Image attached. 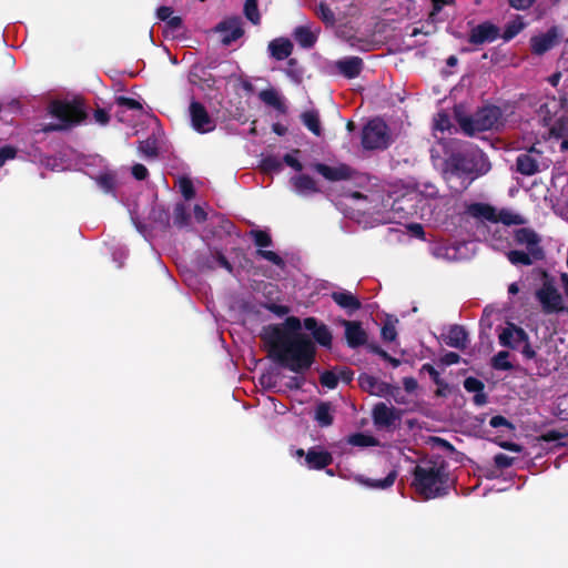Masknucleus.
<instances>
[{
    "instance_id": "53",
    "label": "nucleus",
    "mask_w": 568,
    "mask_h": 568,
    "mask_svg": "<svg viewBox=\"0 0 568 568\" xmlns=\"http://www.w3.org/2000/svg\"><path fill=\"white\" fill-rule=\"evenodd\" d=\"M338 378L333 372H324L321 375V383L327 388H335L337 386Z\"/></svg>"
},
{
    "instance_id": "30",
    "label": "nucleus",
    "mask_w": 568,
    "mask_h": 568,
    "mask_svg": "<svg viewBox=\"0 0 568 568\" xmlns=\"http://www.w3.org/2000/svg\"><path fill=\"white\" fill-rule=\"evenodd\" d=\"M467 214L479 221L494 222L496 216V209L485 203H473L467 206Z\"/></svg>"
},
{
    "instance_id": "47",
    "label": "nucleus",
    "mask_w": 568,
    "mask_h": 568,
    "mask_svg": "<svg viewBox=\"0 0 568 568\" xmlns=\"http://www.w3.org/2000/svg\"><path fill=\"white\" fill-rule=\"evenodd\" d=\"M262 168L267 172H278L282 169V162L275 156H266L262 161Z\"/></svg>"
},
{
    "instance_id": "57",
    "label": "nucleus",
    "mask_w": 568,
    "mask_h": 568,
    "mask_svg": "<svg viewBox=\"0 0 568 568\" xmlns=\"http://www.w3.org/2000/svg\"><path fill=\"white\" fill-rule=\"evenodd\" d=\"M494 462L497 467L499 468H507L513 465L514 458L505 455V454H497L494 457Z\"/></svg>"
},
{
    "instance_id": "44",
    "label": "nucleus",
    "mask_w": 568,
    "mask_h": 568,
    "mask_svg": "<svg viewBox=\"0 0 568 568\" xmlns=\"http://www.w3.org/2000/svg\"><path fill=\"white\" fill-rule=\"evenodd\" d=\"M244 13L246 18L254 24L260 23V13L256 0H246L244 4Z\"/></svg>"
},
{
    "instance_id": "45",
    "label": "nucleus",
    "mask_w": 568,
    "mask_h": 568,
    "mask_svg": "<svg viewBox=\"0 0 568 568\" xmlns=\"http://www.w3.org/2000/svg\"><path fill=\"white\" fill-rule=\"evenodd\" d=\"M139 150L143 156L153 159L158 152L156 141L154 139H146L140 143Z\"/></svg>"
},
{
    "instance_id": "63",
    "label": "nucleus",
    "mask_w": 568,
    "mask_h": 568,
    "mask_svg": "<svg viewBox=\"0 0 568 568\" xmlns=\"http://www.w3.org/2000/svg\"><path fill=\"white\" fill-rule=\"evenodd\" d=\"M409 233L415 237H423L424 230L420 224L413 223L407 226Z\"/></svg>"
},
{
    "instance_id": "48",
    "label": "nucleus",
    "mask_w": 568,
    "mask_h": 568,
    "mask_svg": "<svg viewBox=\"0 0 568 568\" xmlns=\"http://www.w3.org/2000/svg\"><path fill=\"white\" fill-rule=\"evenodd\" d=\"M179 189L182 193V195L186 199V200H190L193 197L194 195V189H193V184L192 182L189 180V179H185V178H181L179 180Z\"/></svg>"
},
{
    "instance_id": "20",
    "label": "nucleus",
    "mask_w": 568,
    "mask_h": 568,
    "mask_svg": "<svg viewBox=\"0 0 568 568\" xmlns=\"http://www.w3.org/2000/svg\"><path fill=\"white\" fill-rule=\"evenodd\" d=\"M315 170L328 181H342L351 178L352 171L347 165L338 164L329 166L326 164L317 163L314 165Z\"/></svg>"
},
{
    "instance_id": "27",
    "label": "nucleus",
    "mask_w": 568,
    "mask_h": 568,
    "mask_svg": "<svg viewBox=\"0 0 568 568\" xmlns=\"http://www.w3.org/2000/svg\"><path fill=\"white\" fill-rule=\"evenodd\" d=\"M444 342L450 347L463 349L467 346L468 335L462 326L455 325L444 335Z\"/></svg>"
},
{
    "instance_id": "39",
    "label": "nucleus",
    "mask_w": 568,
    "mask_h": 568,
    "mask_svg": "<svg viewBox=\"0 0 568 568\" xmlns=\"http://www.w3.org/2000/svg\"><path fill=\"white\" fill-rule=\"evenodd\" d=\"M507 256H508V260L510 261V263L515 264V265L516 264L530 265V264H532L534 261L537 260V258H532L528 251L527 252L510 251V252H508Z\"/></svg>"
},
{
    "instance_id": "40",
    "label": "nucleus",
    "mask_w": 568,
    "mask_h": 568,
    "mask_svg": "<svg viewBox=\"0 0 568 568\" xmlns=\"http://www.w3.org/2000/svg\"><path fill=\"white\" fill-rule=\"evenodd\" d=\"M396 323L397 320L388 316L382 327V337L386 342H393L396 339Z\"/></svg>"
},
{
    "instance_id": "26",
    "label": "nucleus",
    "mask_w": 568,
    "mask_h": 568,
    "mask_svg": "<svg viewBox=\"0 0 568 568\" xmlns=\"http://www.w3.org/2000/svg\"><path fill=\"white\" fill-rule=\"evenodd\" d=\"M336 68L344 77L348 79L356 78L363 68V62L358 57H347L336 62Z\"/></svg>"
},
{
    "instance_id": "36",
    "label": "nucleus",
    "mask_w": 568,
    "mask_h": 568,
    "mask_svg": "<svg viewBox=\"0 0 568 568\" xmlns=\"http://www.w3.org/2000/svg\"><path fill=\"white\" fill-rule=\"evenodd\" d=\"M526 23L523 21L520 17H517L513 21H510L504 31L503 38L505 41H509L515 38L524 28Z\"/></svg>"
},
{
    "instance_id": "6",
    "label": "nucleus",
    "mask_w": 568,
    "mask_h": 568,
    "mask_svg": "<svg viewBox=\"0 0 568 568\" xmlns=\"http://www.w3.org/2000/svg\"><path fill=\"white\" fill-rule=\"evenodd\" d=\"M500 115V110L497 106H485L471 116H464L460 114L459 110L456 109L457 121L462 130L468 135L491 130L498 124Z\"/></svg>"
},
{
    "instance_id": "19",
    "label": "nucleus",
    "mask_w": 568,
    "mask_h": 568,
    "mask_svg": "<svg viewBox=\"0 0 568 568\" xmlns=\"http://www.w3.org/2000/svg\"><path fill=\"white\" fill-rule=\"evenodd\" d=\"M358 382L364 390L375 396L385 397L389 395L392 390L389 384L368 374L361 375Z\"/></svg>"
},
{
    "instance_id": "33",
    "label": "nucleus",
    "mask_w": 568,
    "mask_h": 568,
    "mask_svg": "<svg viewBox=\"0 0 568 568\" xmlns=\"http://www.w3.org/2000/svg\"><path fill=\"white\" fill-rule=\"evenodd\" d=\"M498 222L508 226L520 225L524 224L526 221L520 214L516 213L515 211L509 209H501L499 211L496 210V216L493 223L497 225Z\"/></svg>"
},
{
    "instance_id": "49",
    "label": "nucleus",
    "mask_w": 568,
    "mask_h": 568,
    "mask_svg": "<svg viewBox=\"0 0 568 568\" xmlns=\"http://www.w3.org/2000/svg\"><path fill=\"white\" fill-rule=\"evenodd\" d=\"M252 235L258 247H266L271 245V237L266 232L256 230L252 232Z\"/></svg>"
},
{
    "instance_id": "58",
    "label": "nucleus",
    "mask_w": 568,
    "mask_h": 568,
    "mask_svg": "<svg viewBox=\"0 0 568 568\" xmlns=\"http://www.w3.org/2000/svg\"><path fill=\"white\" fill-rule=\"evenodd\" d=\"M536 0H508L509 6L516 10L529 9Z\"/></svg>"
},
{
    "instance_id": "8",
    "label": "nucleus",
    "mask_w": 568,
    "mask_h": 568,
    "mask_svg": "<svg viewBox=\"0 0 568 568\" xmlns=\"http://www.w3.org/2000/svg\"><path fill=\"white\" fill-rule=\"evenodd\" d=\"M535 296L546 314H558L568 311L558 287L554 281L546 275L541 286L536 291Z\"/></svg>"
},
{
    "instance_id": "46",
    "label": "nucleus",
    "mask_w": 568,
    "mask_h": 568,
    "mask_svg": "<svg viewBox=\"0 0 568 568\" xmlns=\"http://www.w3.org/2000/svg\"><path fill=\"white\" fill-rule=\"evenodd\" d=\"M97 183L104 192H111L115 183L114 174L111 172L101 173L97 178Z\"/></svg>"
},
{
    "instance_id": "22",
    "label": "nucleus",
    "mask_w": 568,
    "mask_h": 568,
    "mask_svg": "<svg viewBox=\"0 0 568 568\" xmlns=\"http://www.w3.org/2000/svg\"><path fill=\"white\" fill-rule=\"evenodd\" d=\"M320 28L312 23L295 28L293 36L297 43L303 48H311L317 40Z\"/></svg>"
},
{
    "instance_id": "56",
    "label": "nucleus",
    "mask_w": 568,
    "mask_h": 568,
    "mask_svg": "<svg viewBox=\"0 0 568 568\" xmlns=\"http://www.w3.org/2000/svg\"><path fill=\"white\" fill-rule=\"evenodd\" d=\"M174 223L183 226L186 223L185 207L183 204H178L174 210Z\"/></svg>"
},
{
    "instance_id": "10",
    "label": "nucleus",
    "mask_w": 568,
    "mask_h": 568,
    "mask_svg": "<svg viewBox=\"0 0 568 568\" xmlns=\"http://www.w3.org/2000/svg\"><path fill=\"white\" fill-rule=\"evenodd\" d=\"M362 143L365 149H384L389 143V134L385 122L381 119L369 121L364 130Z\"/></svg>"
},
{
    "instance_id": "23",
    "label": "nucleus",
    "mask_w": 568,
    "mask_h": 568,
    "mask_svg": "<svg viewBox=\"0 0 568 568\" xmlns=\"http://www.w3.org/2000/svg\"><path fill=\"white\" fill-rule=\"evenodd\" d=\"M345 337L351 347L364 345L367 341L366 332L358 322L344 321Z\"/></svg>"
},
{
    "instance_id": "35",
    "label": "nucleus",
    "mask_w": 568,
    "mask_h": 568,
    "mask_svg": "<svg viewBox=\"0 0 568 568\" xmlns=\"http://www.w3.org/2000/svg\"><path fill=\"white\" fill-rule=\"evenodd\" d=\"M315 419L321 426H329L333 423L331 406L326 403L320 404L315 410Z\"/></svg>"
},
{
    "instance_id": "14",
    "label": "nucleus",
    "mask_w": 568,
    "mask_h": 568,
    "mask_svg": "<svg viewBox=\"0 0 568 568\" xmlns=\"http://www.w3.org/2000/svg\"><path fill=\"white\" fill-rule=\"evenodd\" d=\"M515 242L525 246L532 258H542V250L538 235L530 229H519L515 232Z\"/></svg>"
},
{
    "instance_id": "50",
    "label": "nucleus",
    "mask_w": 568,
    "mask_h": 568,
    "mask_svg": "<svg viewBox=\"0 0 568 568\" xmlns=\"http://www.w3.org/2000/svg\"><path fill=\"white\" fill-rule=\"evenodd\" d=\"M116 103L119 106H122L124 109H130V110H141L142 109V104L139 101L131 99V98H126V97H119L116 99Z\"/></svg>"
},
{
    "instance_id": "52",
    "label": "nucleus",
    "mask_w": 568,
    "mask_h": 568,
    "mask_svg": "<svg viewBox=\"0 0 568 568\" xmlns=\"http://www.w3.org/2000/svg\"><path fill=\"white\" fill-rule=\"evenodd\" d=\"M464 387L467 392L477 393L483 390L484 385L475 377H467L464 382Z\"/></svg>"
},
{
    "instance_id": "51",
    "label": "nucleus",
    "mask_w": 568,
    "mask_h": 568,
    "mask_svg": "<svg viewBox=\"0 0 568 568\" xmlns=\"http://www.w3.org/2000/svg\"><path fill=\"white\" fill-rule=\"evenodd\" d=\"M17 155V150L13 146L7 145L0 149V168L6 164L7 161L13 160Z\"/></svg>"
},
{
    "instance_id": "31",
    "label": "nucleus",
    "mask_w": 568,
    "mask_h": 568,
    "mask_svg": "<svg viewBox=\"0 0 568 568\" xmlns=\"http://www.w3.org/2000/svg\"><path fill=\"white\" fill-rule=\"evenodd\" d=\"M268 50L271 55L276 60H284L291 55L293 44L288 39L277 38L270 42Z\"/></svg>"
},
{
    "instance_id": "21",
    "label": "nucleus",
    "mask_w": 568,
    "mask_h": 568,
    "mask_svg": "<svg viewBox=\"0 0 568 568\" xmlns=\"http://www.w3.org/2000/svg\"><path fill=\"white\" fill-rule=\"evenodd\" d=\"M373 419L378 427H389L398 419V415L394 407L379 403L373 409Z\"/></svg>"
},
{
    "instance_id": "9",
    "label": "nucleus",
    "mask_w": 568,
    "mask_h": 568,
    "mask_svg": "<svg viewBox=\"0 0 568 568\" xmlns=\"http://www.w3.org/2000/svg\"><path fill=\"white\" fill-rule=\"evenodd\" d=\"M498 338L500 345L505 347L513 349L520 348V352L526 359H534L536 357V352L529 344V336L521 327L509 323L503 328Z\"/></svg>"
},
{
    "instance_id": "28",
    "label": "nucleus",
    "mask_w": 568,
    "mask_h": 568,
    "mask_svg": "<svg viewBox=\"0 0 568 568\" xmlns=\"http://www.w3.org/2000/svg\"><path fill=\"white\" fill-rule=\"evenodd\" d=\"M258 98L266 105L274 108L280 113L286 112V104L283 95L275 89H265L258 93Z\"/></svg>"
},
{
    "instance_id": "13",
    "label": "nucleus",
    "mask_w": 568,
    "mask_h": 568,
    "mask_svg": "<svg viewBox=\"0 0 568 568\" xmlns=\"http://www.w3.org/2000/svg\"><path fill=\"white\" fill-rule=\"evenodd\" d=\"M190 118L192 126L199 133H209L215 129V121L199 102H191Z\"/></svg>"
},
{
    "instance_id": "64",
    "label": "nucleus",
    "mask_w": 568,
    "mask_h": 568,
    "mask_svg": "<svg viewBox=\"0 0 568 568\" xmlns=\"http://www.w3.org/2000/svg\"><path fill=\"white\" fill-rule=\"evenodd\" d=\"M423 369L430 375V377L436 384H439V373L432 365L425 364L423 366Z\"/></svg>"
},
{
    "instance_id": "29",
    "label": "nucleus",
    "mask_w": 568,
    "mask_h": 568,
    "mask_svg": "<svg viewBox=\"0 0 568 568\" xmlns=\"http://www.w3.org/2000/svg\"><path fill=\"white\" fill-rule=\"evenodd\" d=\"M294 191L300 195H310L318 192L316 182L308 175L300 174L291 179Z\"/></svg>"
},
{
    "instance_id": "55",
    "label": "nucleus",
    "mask_w": 568,
    "mask_h": 568,
    "mask_svg": "<svg viewBox=\"0 0 568 568\" xmlns=\"http://www.w3.org/2000/svg\"><path fill=\"white\" fill-rule=\"evenodd\" d=\"M297 153H298V151H295L294 153L286 154L284 156V162L288 166L294 169L295 171H302L303 166H302V163L300 162V160L296 156Z\"/></svg>"
},
{
    "instance_id": "2",
    "label": "nucleus",
    "mask_w": 568,
    "mask_h": 568,
    "mask_svg": "<svg viewBox=\"0 0 568 568\" xmlns=\"http://www.w3.org/2000/svg\"><path fill=\"white\" fill-rule=\"evenodd\" d=\"M449 204L446 196H439L437 189L432 184H424L422 189L408 190L402 195H387L383 197L381 207H376L379 222H399L408 216H419L432 220L439 215Z\"/></svg>"
},
{
    "instance_id": "59",
    "label": "nucleus",
    "mask_w": 568,
    "mask_h": 568,
    "mask_svg": "<svg viewBox=\"0 0 568 568\" xmlns=\"http://www.w3.org/2000/svg\"><path fill=\"white\" fill-rule=\"evenodd\" d=\"M267 310L271 311L272 313H274L276 316H284V315H287L290 313V307L285 306V305H277V304H268L267 306Z\"/></svg>"
},
{
    "instance_id": "16",
    "label": "nucleus",
    "mask_w": 568,
    "mask_h": 568,
    "mask_svg": "<svg viewBox=\"0 0 568 568\" xmlns=\"http://www.w3.org/2000/svg\"><path fill=\"white\" fill-rule=\"evenodd\" d=\"M304 327L312 333L313 338L323 347L332 346V333L325 324L318 323L314 317H306L303 321Z\"/></svg>"
},
{
    "instance_id": "43",
    "label": "nucleus",
    "mask_w": 568,
    "mask_h": 568,
    "mask_svg": "<svg viewBox=\"0 0 568 568\" xmlns=\"http://www.w3.org/2000/svg\"><path fill=\"white\" fill-rule=\"evenodd\" d=\"M508 358H509V353L507 351H501V352L497 353L493 357V367L496 369H501V371L511 369L513 365Z\"/></svg>"
},
{
    "instance_id": "42",
    "label": "nucleus",
    "mask_w": 568,
    "mask_h": 568,
    "mask_svg": "<svg viewBox=\"0 0 568 568\" xmlns=\"http://www.w3.org/2000/svg\"><path fill=\"white\" fill-rule=\"evenodd\" d=\"M348 443L354 446H361V447H368V446H376L377 440L369 435L366 434H354L349 437Z\"/></svg>"
},
{
    "instance_id": "37",
    "label": "nucleus",
    "mask_w": 568,
    "mask_h": 568,
    "mask_svg": "<svg viewBox=\"0 0 568 568\" xmlns=\"http://www.w3.org/2000/svg\"><path fill=\"white\" fill-rule=\"evenodd\" d=\"M453 129H454V126L450 122L449 116L444 112L437 113V115L434 119L435 135L437 136V132L444 133L447 131V132L452 133Z\"/></svg>"
},
{
    "instance_id": "5",
    "label": "nucleus",
    "mask_w": 568,
    "mask_h": 568,
    "mask_svg": "<svg viewBox=\"0 0 568 568\" xmlns=\"http://www.w3.org/2000/svg\"><path fill=\"white\" fill-rule=\"evenodd\" d=\"M539 118L549 128L550 134L564 136L568 134V105L565 100L549 97L538 109Z\"/></svg>"
},
{
    "instance_id": "7",
    "label": "nucleus",
    "mask_w": 568,
    "mask_h": 568,
    "mask_svg": "<svg viewBox=\"0 0 568 568\" xmlns=\"http://www.w3.org/2000/svg\"><path fill=\"white\" fill-rule=\"evenodd\" d=\"M49 112L58 122L47 125L44 130H65L81 123L85 118L80 104L63 101L52 102Z\"/></svg>"
},
{
    "instance_id": "61",
    "label": "nucleus",
    "mask_w": 568,
    "mask_h": 568,
    "mask_svg": "<svg viewBox=\"0 0 568 568\" xmlns=\"http://www.w3.org/2000/svg\"><path fill=\"white\" fill-rule=\"evenodd\" d=\"M442 362L445 365H453L457 364L459 362V355L454 352H448L442 357Z\"/></svg>"
},
{
    "instance_id": "54",
    "label": "nucleus",
    "mask_w": 568,
    "mask_h": 568,
    "mask_svg": "<svg viewBox=\"0 0 568 568\" xmlns=\"http://www.w3.org/2000/svg\"><path fill=\"white\" fill-rule=\"evenodd\" d=\"M257 254L275 265H282L283 260L273 251L258 250Z\"/></svg>"
},
{
    "instance_id": "12",
    "label": "nucleus",
    "mask_w": 568,
    "mask_h": 568,
    "mask_svg": "<svg viewBox=\"0 0 568 568\" xmlns=\"http://www.w3.org/2000/svg\"><path fill=\"white\" fill-rule=\"evenodd\" d=\"M517 170L524 175H534L550 164V160L542 156L535 148L527 153L519 154L516 161Z\"/></svg>"
},
{
    "instance_id": "3",
    "label": "nucleus",
    "mask_w": 568,
    "mask_h": 568,
    "mask_svg": "<svg viewBox=\"0 0 568 568\" xmlns=\"http://www.w3.org/2000/svg\"><path fill=\"white\" fill-rule=\"evenodd\" d=\"M490 170L487 156L478 149H469L453 155L447 162L445 179L456 192L467 189L470 183Z\"/></svg>"
},
{
    "instance_id": "62",
    "label": "nucleus",
    "mask_w": 568,
    "mask_h": 568,
    "mask_svg": "<svg viewBox=\"0 0 568 568\" xmlns=\"http://www.w3.org/2000/svg\"><path fill=\"white\" fill-rule=\"evenodd\" d=\"M173 11L170 7H160L156 11V16L160 20L165 21L169 20L172 16Z\"/></svg>"
},
{
    "instance_id": "34",
    "label": "nucleus",
    "mask_w": 568,
    "mask_h": 568,
    "mask_svg": "<svg viewBox=\"0 0 568 568\" xmlns=\"http://www.w3.org/2000/svg\"><path fill=\"white\" fill-rule=\"evenodd\" d=\"M303 124L316 136L322 134L320 114L316 110H307L301 114Z\"/></svg>"
},
{
    "instance_id": "60",
    "label": "nucleus",
    "mask_w": 568,
    "mask_h": 568,
    "mask_svg": "<svg viewBox=\"0 0 568 568\" xmlns=\"http://www.w3.org/2000/svg\"><path fill=\"white\" fill-rule=\"evenodd\" d=\"M132 174L136 180H144L148 176V170L142 164H135L132 168Z\"/></svg>"
},
{
    "instance_id": "25",
    "label": "nucleus",
    "mask_w": 568,
    "mask_h": 568,
    "mask_svg": "<svg viewBox=\"0 0 568 568\" xmlns=\"http://www.w3.org/2000/svg\"><path fill=\"white\" fill-rule=\"evenodd\" d=\"M487 242L494 250L505 251L510 246V233L505 226L495 225Z\"/></svg>"
},
{
    "instance_id": "18",
    "label": "nucleus",
    "mask_w": 568,
    "mask_h": 568,
    "mask_svg": "<svg viewBox=\"0 0 568 568\" xmlns=\"http://www.w3.org/2000/svg\"><path fill=\"white\" fill-rule=\"evenodd\" d=\"M216 30L222 34V42L224 44H230L243 34L240 18H230L224 20L217 26Z\"/></svg>"
},
{
    "instance_id": "11",
    "label": "nucleus",
    "mask_w": 568,
    "mask_h": 568,
    "mask_svg": "<svg viewBox=\"0 0 568 568\" xmlns=\"http://www.w3.org/2000/svg\"><path fill=\"white\" fill-rule=\"evenodd\" d=\"M470 243H449L437 241L430 245V253L434 257L443 261H462L471 256Z\"/></svg>"
},
{
    "instance_id": "4",
    "label": "nucleus",
    "mask_w": 568,
    "mask_h": 568,
    "mask_svg": "<svg viewBox=\"0 0 568 568\" xmlns=\"http://www.w3.org/2000/svg\"><path fill=\"white\" fill-rule=\"evenodd\" d=\"M413 485L425 499L445 495L449 487V476L445 462L442 459L426 460L417 465L414 471Z\"/></svg>"
},
{
    "instance_id": "32",
    "label": "nucleus",
    "mask_w": 568,
    "mask_h": 568,
    "mask_svg": "<svg viewBox=\"0 0 568 568\" xmlns=\"http://www.w3.org/2000/svg\"><path fill=\"white\" fill-rule=\"evenodd\" d=\"M332 298L337 305L349 311H356L361 306L358 300L348 291L334 292Z\"/></svg>"
},
{
    "instance_id": "1",
    "label": "nucleus",
    "mask_w": 568,
    "mask_h": 568,
    "mask_svg": "<svg viewBox=\"0 0 568 568\" xmlns=\"http://www.w3.org/2000/svg\"><path fill=\"white\" fill-rule=\"evenodd\" d=\"M301 329V320L288 316L281 324L264 326L261 332V338L268 348L270 356L296 374L308 371L316 354L315 343Z\"/></svg>"
},
{
    "instance_id": "41",
    "label": "nucleus",
    "mask_w": 568,
    "mask_h": 568,
    "mask_svg": "<svg viewBox=\"0 0 568 568\" xmlns=\"http://www.w3.org/2000/svg\"><path fill=\"white\" fill-rule=\"evenodd\" d=\"M396 479V471H390L385 478L383 479H367L363 481L366 486L372 488H378V489H385L390 487Z\"/></svg>"
},
{
    "instance_id": "15",
    "label": "nucleus",
    "mask_w": 568,
    "mask_h": 568,
    "mask_svg": "<svg viewBox=\"0 0 568 568\" xmlns=\"http://www.w3.org/2000/svg\"><path fill=\"white\" fill-rule=\"evenodd\" d=\"M500 30L490 22H483L470 30L469 42L473 44H484L495 41L499 37Z\"/></svg>"
},
{
    "instance_id": "38",
    "label": "nucleus",
    "mask_w": 568,
    "mask_h": 568,
    "mask_svg": "<svg viewBox=\"0 0 568 568\" xmlns=\"http://www.w3.org/2000/svg\"><path fill=\"white\" fill-rule=\"evenodd\" d=\"M315 13L326 26H334L336 21L335 14L326 3L321 2L315 8Z\"/></svg>"
},
{
    "instance_id": "24",
    "label": "nucleus",
    "mask_w": 568,
    "mask_h": 568,
    "mask_svg": "<svg viewBox=\"0 0 568 568\" xmlns=\"http://www.w3.org/2000/svg\"><path fill=\"white\" fill-rule=\"evenodd\" d=\"M332 455L318 447L311 448L305 456V464L311 469H322L332 463Z\"/></svg>"
},
{
    "instance_id": "17",
    "label": "nucleus",
    "mask_w": 568,
    "mask_h": 568,
    "mask_svg": "<svg viewBox=\"0 0 568 568\" xmlns=\"http://www.w3.org/2000/svg\"><path fill=\"white\" fill-rule=\"evenodd\" d=\"M559 32L556 27L550 28L546 33L538 34L531 38V50L536 54H542L550 50L558 42Z\"/></svg>"
}]
</instances>
